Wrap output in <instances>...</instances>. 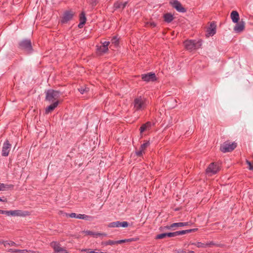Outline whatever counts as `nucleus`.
Masks as SVG:
<instances>
[{"label":"nucleus","instance_id":"40","mask_svg":"<svg viewBox=\"0 0 253 253\" xmlns=\"http://www.w3.org/2000/svg\"><path fill=\"white\" fill-rule=\"evenodd\" d=\"M246 163L249 166V169L250 170H253V166L252 165L251 163L248 160L246 161Z\"/></svg>","mask_w":253,"mask_h":253},{"label":"nucleus","instance_id":"21","mask_svg":"<svg viewBox=\"0 0 253 253\" xmlns=\"http://www.w3.org/2000/svg\"><path fill=\"white\" fill-rule=\"evenodd\" d=\"M231 18L234 23H237L239 20V15L237 11H233L231 13Z\"/></svg>","mask_w":253,"mask_h":253},{"label":"nucleus","instance_id":"49","mask_svg":"<svg viewBox=\"0 0 253 253\" xmlns=\"http://www.w3.org/2000/svg\"><path fill=\"white\" fill-rule=\"evenodd\" d=\"M0 201H2V200L1 199L0 197Z\"/></svg>","mask_w":253,"mask_h":253},{"label":"nucleus","instance_id":"24","mask_svg":"<svg viewBox=\"0 0 253 253\" xmlns=\"http://www.w3.org/2000/svg\"><path fill=\"white\" fill-rule=\"evenodd\" d=\"M13 187V185H8L0 183V191H6L9 189L12 188Z\"/></svg>","mask_w":253,"mask_h":253},{"label":"nucleus","instance_id":"2","mask_svg":"<svg viewBox=\"0 0 253 253\" xmlns=\"http://www.w3.org/2000/svg\"><path fill=\"white\" fill-rule=\"evenodd\" d=\"M133 106L134 109L136 111L143 109L146 106L145 98L141 96L136 97L134 100Z\"/></svg>","mask_w":253,"mask_h":253},{"label":"nucleus","instance_id":"1","mask_svg":"<svg viewBox=\"0 0 253 253\" xmlns=\"http://www.w3.org/2000/svg\"><path fill=\"white\" fill-rule=\"evenodd\" d=\"M184 43L185 47L190 51L197 49L201 46V42L200 41L187 40Z\"/></svg>","mask_w":253,"mask_h":253},{"label":"nucleus","instance_id":"5","mask_svg":"<svg viewBox=\"0 0 253 253\" xmlns=\"http://www.w3.org/2000/svg\"><path fill=\"white\" fill-rule=\"evenodd\" d=\"M28 215H29V212L28 211L17 210L9 211L8 216L25 217Z\"/></svg>","mask_w":253,"mask_h":253},{"label":"nucleus","instance_id":"45","mask_svg":"<svg viewBox=\"0 0 253 253\" xmlns=\"http://www.w3.org/2000/svg\"><path fill=\"white\" fill-rule=\"evenodd\" d=\"M88 250V249H81V250H80V251L82 252H87Z\"/></svg>","mask_w":253,"mask_h":253},{"label":"nucleus","instance_id":"4","mask_svg":"<svg viewBox=\"0 0 253 253\" xmlns=\"http://www.w3.org/2000/svg\"><path fill=\"white\" fill-rule=\"evenodd\" d=\"M236 146L237 144L235 142L226 141L221 145L220 150L223 153H226L232 151Z\"/></svg>","mask_w":253,"mask_h":253},{"label":"nucleus","instance_id":"44","mask_svg":"<svg viewBox=\"0 0 253 253\" xmlns=\"http://www.w3.org/2000/svg\"><path fill=\"white\" fill-rule=\"evenodd\" d=\"M28 253H39V252L37 251H34L32 250H28Z\"/></svg>","mask_w":253,"mask_h":253},{"label":"nucleus","instance_id":"9","mask_svg":"<svg viewBox=\"0 0 253 253\" xmlns=\"http://www.w3.org/2000/svg\"><path fill=\"white\" fill-rule=\"evenodd\" d=\"M11 149V144L8 140H6L2 146L1 155L3 156L6 157L8 155L9 151Z\"/></svg>","mask_w":253,"mask_h":253},{"label":"nucleus","instance_id":"13","mask_svg":"<svg viewBox=\"0 0 253 253\" xmlns=\"http://www.w3.org/2000/svg\"><path fill=\"white\" fill-rule=\"evenodd\" d=\"M245 23L242 20L239 22H237L236 25L234 27V30L236 33H241L245 29Z\"/></svg>","mask_w":253,"mask_h":253},{"label":"nucleus","instance_id":"25","mask_svg":"<svg viewBox=\"0 0 253 253\" xmlns=\"http://www.w3.org/2000/svg\"><path fill=\"white\" fill-rule=\"evenodd\" d=\"M164 18L165 21L168 23L171 22L173 19V16L170 13H167L165 14L164 16Z\"/></svg>","mask_w":253,"mask_h":253},{"label":"nucleus","instance_id":"11","mask_svg":"<svg viewBox=\"0 0 253 253\" xmlns=\"http://www.w3.org/2000/svg\"><path fill=\"white\" fill-rule=\"evenodd\" d=\"M216 25L214 23H211L210 27L207 29L206 36L210 37L213 36L216 33Z\"/></svg>","mask_w":253,"mask_h":253},{"label":"nucleus","instance_id":"47","mask_svg":"<svg viewBox=\"0 0 253 253\" xmlns=\"http://www.w3.org/2000/svg\"><path fill=\"white\" fill-rule=\"evenodd\" d=\"M4 242V241H1V240H0V244H2V243H3V242Z\"/></svg>","mask_w":253,"mask_h":253},{"label":"nucleus","instance_id":"17","mask_svg":"<svg viewBox=\"0 0 253 253\" xmlns=\"http://www.w3.org/2000/svg\"><path fill=\"white\" fill-rule=\"evenodd\" d=\"M74 15V12L71 10H67L64 12V23L71 20Z\"/></svg>","mask_w":253,"mask_h":253},{"label":"nucleus","instance_id":"43","mask_svg":"<svg viewBox=\"0 0 253 253\" xmlns=\"http://www.w3.org/2000/svg\"><path fill=\"white\" fill-rule=\"evenodd\" d=\"M21 253H28V250H20V252Z\"/></svg>","mask_w":253,"mask_h":253},{"label":"nucleus","instance_id":"20","mask_svg":"<svg viewBox=\"0 0 253 253\" xmlns=\"http://www.w3.org/2000/svg\"><path fill=\"white\" fill-rule=\"evenodd\" d=\"M59 103L58 101H56L53 102L52 104L50 105L45 108V112L46 114H48L51 112L57 106Z\"/></svg>","mask_w":253,"mask_h":253},{"label":"nucleus","instance_id":"41","mask_svg":"<svg viewBox=\"0 0 253 253\" xmlns=\"http://www.w3.org/2000/svg\"><path fill=\"white\" fill-rule=\"evenodd\" d=\"M87 252L90 253H105L99 252V251L95 252V251H93V250H88Z\"/></svg>","mask_w":253,"mask_h":253},{"label":"nucleus","instance_id":"48","mask_svg":"<svg viewBox=\"0 0 253 253\" xmlns=\"http://www.w3.org/2000/svg\"><path fill=\"white\" fill-rule=\"evenodd\" d=\"M61 23H63V20H61Z\"/></svg>","mask_w":253,"mask_h":253},{"label":"nucleus","instance_id":"34","mask_svg":"<svg viewBox=\"0 0 253 253\" xmlns=\"http://www.w3.org/2000/svg\"><path fill=\"white\" fill-rule=\"evenodd\" d=\"M191 232V230H182L180 231H176V233L177 234V236L181 234H184L187 233H190Z\"/></svg>","mask_w":253,"mask_h":253},{"label":"nucleus","instance_id":"26","mask_svg":"<svg viewBox=\"0 0 253 253\" xmlns=\"http://www.w3.org/2000/svg\"><path fill=\"white\" fill-rule=\"evenodd\" d=\"M77 218L90 220L91 219V217L84 214H79L77 215Z\"/></svg>","mask_w":253,"mask_h":253},{"label":"nucleus","instance_id":"6","mask_svg":"<svg viewBox=\"0 0 253 253\" xmlns=\"http://www.w3.org/2000/svg\"><path fill=\"white\" fill-rule=\"evenodd\" d=\"M219 169V167L218 165L211 163L207 168L206 172L208 174L211 175L217 173Z\"/></svg>","mask_w":253,"mask_h":253},{"label":"nucleus","instance_id":"36","mask_svg":"<svg viewBox=\"0 0 253 253\" xmlns=\"http://www.w3.org/2000/svg\"><path fill=\"white\" fill-rule=\"evenodd\" d=\"M66 216L71 218H77V214L75 213H66Z\"/></svg>","mask_w":253,"mask_h":253},{"label":"nucleus","instance_id":"3","mask_svg":"<svg viewBox=\"0 0 253 253\" xmlns=\"http://www.w3.org/2000/svg\"><path fill=\"white\" fill-rule=\"evenodd\" d=\"M60 93L58 91L48 90L46 92V100L49 102H54L58 101Z\"/></svg>","mask_w":253,"mask_h":253},{"label":"nucleus","instance_id":"30","mask_svg":"<svg viewBox=\"0 0 253 253\" xmlns=\"http://www.w3.org/2000/svg\"><path fill=\"white\" fill-rule=\"evenodd\" d=\"M127 2H125L124 3H117L115 4V6L116 8H121L122 7L124 8L126 5Z\"/></svg>","mask_w":253,"mask_h":253},{"label":"nucleus","instance_id":"39","mask_svg":"<svg viewBox=\"0 0 253 253\" xmlns=\"http://www.w3.org/2000/svg\"><path fill=\"white\" fill-rule=\"evenodd\" d=\"M0 214H6L9 215V211H3L0 210Z\"/></svg>","mask_w":253,"mask_h":253},{"label":"nucleus","instance_id":"15","mask_svg":"<svg viewBox=\"0 0 253 253\" xmlns=\"http://www.w3.org/2000/svg\"><path fill=\"white\" fill-rule=\"evenodd\" d=\"M51 246L53 248L55 253H63V250L58 243L53 242L51 243Z\"/></svg>","mask_w":253,"mask_h":253},{"label":"nucleus","instance_id":"8","mask_svg":"<svg viewBox=\"0 0 253 253\" xmlns=\"http://www.w3.org/2000/svg\"><path fill=\"white\" fill-rule=\"evenodd\" d=\"M19 46L21 48L27 51H30L32 50L31 42L30 40H25L21 41L19 43Z\"/></svg>","mask_w":253,"mask_h":253},{"label":"nucleus","instance_id":"23","mask_svg":"<svg viewBox=\"0 0 253 253\" xmlns=\"http://www.w3.org/2000/svg\"><path fill=\"white\" fill-rule=\"evenodd\" d=\"M188 225L187 222H178V223H174L170 225V226H167L166 228L167 229H170L171 228H174L175 227H181L184 226Z\"/></svg>","mask_w":253,"mask_h":253},{"label":"nucleus","instance_id":"29","mask_svg":"<svg viewBox=\"0 0 253 253\" xmlns=\"http://www.w3.org/2000/svg\"><path fill=\"white\" fill-rule=\"evenodd\" d=\"M3 245L5 247H6L7 245L10 246H17V245L13 241H10L9 242H8L7 241H4L3 242Z\"/></svg>","mask_w":253,"mask_h":253},{"label":"nucleus","instance_id":"46","mask_svg":"<svg viewBox=\"0 0 253 253\" xmlns=\"http://www.w3.org/2000/svg\"><path fill=\"white\" fill-rule=\"evenodd\" d=\"M197 230V229H189L188 230H191V232L195 231Z\"/></svg>","mask_w":253,"mask_h":253},{"label":"nucleus","instance_id":"19","mask_svg":"<svg viewBox=\"0 0 253 253\" xmlns=\"http://www.w3.org/2000/svg\"><path fill=\"white\" fill-rule=\"evenodd\" d=\"M149 145V142H146V143H143L140 146V150L136 152V154L140 156L142 155L143 153H144V151L146 148Z\"/></svg>","mask_w":253,"mask_h":253},{"label":"nucleus","instance_id":"18","mask_svg":"<svg viewBox=\"0 0 253 253\" xmlns=\"http://www.w3.org/2000/svg\"><path fill=\"white\" fill-rule=\"evenodd\" d=\"M86 18L85 17V14L84 12H82L80 16V23L78 25V27L79 28H82L83 27L84 25L86 23Z\"/></svg>","mask_w":253,"mask_h":253},{"label":"nucleus","instance_id":"38","mask_svg":"<svg viewBox=\"0 0 253 253\" xmlns=\"http://www.w3.org/2000/svg\"><path fill=\"white\" fill-rule=\"evenodd\" d=\"M7 251L10 253H19L20 250L10 249Z\"/></svg>","mask_w":253,"mask_h":253},{"label":"nucleus","instance_id":"12","mask_svg":"<svg viewBox=\"0 0 253 253\" xmlns=\"http://www.w3.org/2000/svg\"><path fill=\"white\" fill-rule=\"evenodd\" d=\"M128 223L126 221L120 222V221H116L113 222L109 223L108 226L109 227L114 228V227H126L128 226Z\"/></svg>","mask_w":253,"mask_h":253},{"label":"nucleus","instance_id":"31","mask_svg":"<svg viewBox=\"0 0 253 253\" xmlns=\"http://www.w3.org/2000/svg\"><path fill=\"white\" fill-rule=\"evenodd\" d=\"M191 244L196 246L198 248H204L206 247V245L201 242L192 243Z\"/></svg>","mask_w":253,"mask_h":253},{"label":"nucleus","instance_id":"27","mask_svg":"<svg viewBox=\"0 0 253 253\" xmlns=\"http://www.w3.org/2000/svg\"><path fill=\"white\" fill-rule=\"evenodd\" d=\"M118 244L117 241L109 240L106 242H102L101 245L103 246L114 245Z\"/></svg>","mask_w":253,"mask_h":253},{"label":"nucleus","instance_id":"42","mask_svg":"<svg viewBox=\"0 0 253 253\" xmlns=\"http://www.w3.org/2000/svg\"><path fill=\"white\" fill-rule=\"evenodd\" d=\"M148 24H149L151 26L153 27H154L156 26V24L155 22H152V21L149 22V23H148Z\"/></svg>","mask_w":253,"mask_h":253},{"label":"nucleus","instance_id":"14","mask_svg":"<svg viewBox=\"0 0 253 253\" xmlns=\"http://www.w3.org/2000/svg\"><path fill=\"white\" fill-rule=\"evenodd\" d=\"M110 42L105 41L104 42L101 46L97 48V52L99 54H103L106 52L108 51V46Z\"/></svg>","mask_w":253,"mask_h":253},{"label":"nucleus","instance_id":"22","mask_svg":"<svg viewBox=\"0 0 253 253\" xmlns=\"http://www.w3.org/2000/svg\"><path fill=\"white\" fill-rule=\"evenodd\" d=\"M151 126V124L150 122H147L145 124L141 126L140 129V132L141 135H143V133L145 131L149 130Z\"/></svg>","mask_w":253,"mask_h":253},{"label":"nucleus","instance_id":"7","mask_svg":"<svg viewBox=\"0 0 253 253\" xmlns=\"http://www.w3.org/2000/svg\"><path fill=\"white\" fill-rule=\"evenodd\" d=\"M142 79L146 82H154L157 80V78L154 73H149L141 75Z\"/></svg>","mask_w":253,"mask_h":253},{"label":"nucleus","instance_id":"50","mask_svg":"<svg viewBox=\"0 0 253 253\" xmlns=\"http://www.w3.org/2000/svg\"><path fill=\"white\" fill-rule=\"evenodd\" d=\"M64 253H67V252H65L64 251Z\"/></svg>","mask_w":253,"mask_h":253},{"label":"nucleus","instance_id":"10","mask_svg":"<svg viewBox=\"0 0 253 253\" xmlns=\"http://www.w3.org/2000/svg\"><path fill=\"white\" fill-rule=\"evenodd\" d=\"M170 3L178 11L180 12H185V9L182 7L181 4L177 0H171L170 1Z\"/></svg>","mask_w":253,"mask_h":253},{"label":"nucleus","instance_id":"32","mask_svg":"<svg viewBox=\"0 0 253 253\" xmlns=\"http://www.w3.org/2000/svg\"><path fill=\"white\" fill-rule=\"evenodd\" d=\"M166 237H167V233H162V234H160L158 235L156 237V239H163V238H166Z\"/></svg>","mask_w":253,"mask_h":253},{"label":"nucleus","instance_id":"37","mask_svg":"<svg viewBox=\"0 0 253 253\" xmlns=\"http://www.w3.org/2000/svg\"><path fill=\"white\" fill-rule=\"evenodd\" d=\"M79 90L82 94H83L84 92H85L88 90V88H86V87L84 88V87H82L79 88Z\"/></svg>","mask_w":253,"mask_h":253},{"label":"nucleus","instance_id":"35","mask_svg":"<svg viewBox=\"0 0 253 253\" xmlns=\"http://www.w3.org/2000/svg\"><path fill=\"white\" fill-rule=\"evenodd\" d=\"M167 236L168 237H173L177 236V234L176 233V232L172 233H167Z\"/></svg>","mask_w":253,"mask_h":253},{"label":"nucleus","instance_id":"28","mask_svg":"<svg viewBox=\"0 0 253 253\" xmlns=\"http://www.w3.org/2000/svg\"><path fill=\"white\" fill-rule=\"evenodd\" d=\"M136 240L134 238H130L128 239H124L117 241L118 244H121L125 242H129L132 241H135Z\"/></svg>","mask_w":253,"mask_h":253},{"label":"nucleus","instance_id":"16","mask_svg":"<svg viewBox=\"0 0 253 253\" xmlns=\"http://www.w3.org/2000/svg\"><path fill=\"white\" fill-rule=\"evenodd\" d=\"M83 234L85 235H90L93 236V237L97 238L98 236H106L107 234L105 233H95L89 230H84L82 232Z\"/></svg>","mask_w":253,"mask_h":253},{"label":"nucleus","instance_id":"33","mask_svg":"<svg viewBox=\"0 0 253 253\" xmlns=\"http://www.w3.org/2000/svg\"><path fill=\"white\" fill-rule=\"evenodd\" d=\"M119 43V40L116 37H114L112 40V43L114 44L115 45H118Z\"/></svg>","mask_w":253,"mask_h":253}]
</instances>
